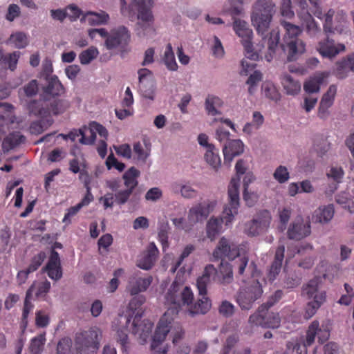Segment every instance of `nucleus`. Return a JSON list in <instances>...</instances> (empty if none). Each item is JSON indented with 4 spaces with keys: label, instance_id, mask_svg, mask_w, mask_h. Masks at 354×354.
Masks as SVG:
<instances>
[{
    "label": "nucleus",
    "instance_id": "obj_60",
    "mask_svg": "<svg viewBox=\"0 0 354 354\" xmlns=\"http://www.w3.org/2000/svg\"><path fill=\"white\" fill-rule=\"evenodd\" d=\"M106 165L109 169L114 167L119 171H122L125 169V165L122 162H119L114 156L113 153H111L107 157L106 160Z\"/></svg>",
    "mask_w": 354,
    "mask_h": 354
},
{
    "label": "nucleus",
    "instance_id": "obj_63",
    "mask_svg": "<svg viewBox=\"0 0 354 354\" xmlns=\"http://www.w3.org/2000/svg\"><path fill=\"white\" fill-rule=\"evenodd\" d=\"M265 317L259 312H255L250 316L248 323L252 327L259 326L265 328Z\"/></svg>",
    "mask_w": 354,
    "mask_h": 354
},
{
    "label": "nucleus",
    "instance_id": "obj_38",
    "mask_svg": "<svg viewBox=\"0 0 354 354\" xmlns=\"http://www.w3.org/2000/svg\"><path fill=\"white\" fill-rule=\"evenodd\" d=\"M97 134L100 137V140H107L109 136L107 129L97 122H90V145L95 143Z\"/></svg>",
    "mask_w": 354,
    "mask_h": 354
},
{
    "label": "nucleus",
    "instance_id": "obj_35",
    "mask_svg": "<svg viewBox=\"0 0 354 354\" xmlns=\"http://www.w3.org/2000/svg\"><path fill=\"white\" fill-rule=\"evenodd\" d=\"M84 187L86 189V192L84 195V198L75 206L71 207L68 209L67 213L65 214L63 222L64 223H70L71 218L75 216L83 206L87 205L88 204V178H84Z\"/></svg>",
    "mask_w": 354,
    "mask_h": 354
},
{
    "label": "nucleus",
    "instance_id": "obj_2",
    "mask_svg": "<svg viewBox=\"0 0 354 354\" xmlns=\"http://www.w3.org/2000/svg\"><path fill=\"white\" fill-rule=\"evenodd\" d=\"M166 304L171 306L167 310H175L176 315L180 308H186L187 313L191 316L205 314L210 310L209 301L203 297L194 301V296L192 289L183 286L178 281L172 282L162 292Z\"/></svg>",
    "mask_w": 354,
    "mask_h": 354
},
{
    "label": "nucleus",
    "instance_id": "obj_28",
    "mask_svg": "<svg viewBox=\"0 0 354 354\" xmlns=\"http://www.w3.org/2000/svg\"><path fill=\"white\" fill-rule=\"evenodd\" d=\"M166 314H169L167 319L168 320L166 322V326L169 329L168 333H171L172 342L174 344H176L183 337L184 332L181 326L178 323L174 322V317L176 316V310H167L162 316H165Z\"/></svg>",
    "mask_w": 354,
    "mask_h": 354
},
{
    "label": "nucleus",
    "instance_id": "obj_22",
    "mask_svg": "<svg viewBox=\"0 0 354 354\" xmlns=\"http://www.w3.org/2000/svg\"><path fill=\"white\" fill-rule=\"evenodd\" d=\"M158 250L154 243H150L146 251L138 257L137 266L142 270H149L157 259Z\"/></svg>",
    "mask_w": 354,
    "mask_h": 354
},
{
    "label": "nucleus",
    "instance_id": "obj_12",
    "mask_svg": "<svg viewBox=\"0 0 354 354\" xmlns=\"http://www.w3.org/2000/svg\"><path fill=\"white\" fill-rule=\"evenodd\" d=\"M261 284L257 280H253L250 284L242 287L237 295L236 302L243 310H249L253 304L262 295Z\"/></svg>",
    "mask_w": 354,
    "mask_h": 354
},
{
    "label": "nucleus",
    "instance_id": "obj_57",
    "mask_svg": "<svg viewBox=\"0 0 354 354\" xmlns=\"http://www.w3.org/2000/svg\"><path fill=\"white\" fill-rule=\"evenodd\" d=\"M72 346L71 339L68 337L62 338L57 346V354H70Z\"/></svg>",
    "mask_w": 354,
    "mask_h": 354
},
{
    "label": "nucleus",
    "instance_id": "obj_43",
    "mask_svg": "<svg viewBox=\"0 0 354 354\" xmlns=\"http://www.w3.org/2000/svg\"><path fill=\"white\" fill-rule=\"evenodd\" d=\"M162 61L167 68L171 71H176L178 64L176 62L175 55L173 51L172 46L170 43L167 44L162 57Z\"/></svg>",
    "mask_w": 354,
    "mask_h": 354
},
{
    "label": "nucleus",
    "instance_id": "obj_15",
    "mask_svg": "<svg viewBox=\"0 0 354 354\" xmlns=\"http://www.w3.org/2000/svg\"><path fill=\"white\" fill-rule=\"evenodd\" d=\"M271 222V215L268 211L258 214L252 221L245 224L244 232L249 236H254L268 230Z\"/></svg>",
    "mask_w": 354,
    "mask_h": 354
},
{
    "label": "nucleus",
    "instance_id": "obj_36",
    "mask_svg": "<svg viewBox=\"0 0 354 354\" xmlns=\"http://www.w3.org/2000/svg\"><path fill=\"white\" fill-rule=\"evenodd\" d=\"M204 158L207 163L215 170H218L221 166V158L218 153V149L214 145L209 146L206 149Z\"/></svg>",
    "mask_w": 354,
    "mask_h": 354
},
{
    "label": "nucleus",
    "instance_id": "obj_41",
    "mask_svg": "<svg viewBox=\"0 0 354 354\" xmlns=\"http://www.w3.org/2000/svg\"><path fill=\"white\" fill-rule=\"evenodd\" d=\"M223 103L220 97L213 95H208L205 100V109L207 113L213 116L221 114L217 108L221 107Z\"/></svg>",
    "mask_w": 354,
    "mask_h": 354
},
{
    "label": "nucleus",
    "instance_id": "obj_54",
    "mask_svg": "<svg viewBox=\"0 0 354 354\" xmlns=\"http://www.w3.org/2000/svg\"><path fill=\"white\" fill-rule=\"evenodd\" d=\"M265 328H277L280 326L281 317L279 313H269L265 317Z\"/></svg>",
    "mask_w": 354,
    "mask_h": 354
},
{
    "label": "nucleus",
    "instance_id": "obj_30",
    "mask_svg": "<svg viewBox=\"0 0 354 354\" xmlns=\"http://www.w3.org/2000/svg\"><path fill=\"white\" fill-rule=\"evenodd\" d=\"M151 152V143L150 142L144 138L142 143L136 142L133 146V153L134 158L138 161L145 162L147 158L149 156Z\"/></svg>",
    "mask_w": 354,
    "mask_h": 354
},
{
    "label": "nucleus",
    "instance_id": "obj_5",
    "mask_svg": "<svg viewBox=\"0 0 354 354\" xmlns=\"http://www.w3.org/2000/svg\"><path fill=\"white\" fill-rule=\"evenodd\" d=\"M297 6V12L301 26L306 34L312 38L317 37L322 32L319 24L314 19L313 15L322 19V11L319 0H292Z\"/></svg>",
    "mask_w": 354,
    "mask_h": 354
},
{
    "label": "nucleus",
    "instance_id": "obj_16",
    "mask_svg": "<svg viewBox=\"0 0 354 354\" xmlns=\"http://www.w3.org/2000/svg\"><path fill=\"white\" fill-rule=\"evenodd\" d=\"M311 233L310 223L301 217L296 218L289 225L287 236L290 239L301 240Z\"/></svg>",
    "mask_w": 354,
    "mask_h": 354
},
{
    "label": "nucleus",
    "instance_id": "obj_4",
    "mask_svg": "<svg viewBox=\"0 0 354 354\" xmlns=\"http://www.w3.org/2000/svg\"><path fill=\"white\" fill-rule=\"evenodd\" d=\"M213 257L217 259L226 257L234 261V269L239 275H243L249 262V248L247 244L230 243L223 236L213 252Z\"/></svg>",
    "mask_w": 354,
    "mask_h": 354
},
{
    "label": "nucleus",
    "instance_id": "obj_1",
    "mask_svg": "<svg viewBox=\"0 0 354 354\" xmlns=\"http://www.w3.org/2000/svg\"><path fill=\"white\" fill-rule=\"evenodd\" d=\"M275 12L274 4L270 0H258L252 6L251 22L257 33L261 35L264 44L268 46V52L265 58L270 62L276 53L279 41V32L272 30L268 37L266 34L270 28Z\"/></svg>",
    "mask_w": 354,
    "mask_h": 354
},
{
    "label": "nucleus",
    "instance_id": "obj_29",
    "mask_svg": "<svg viewBox=\"0 0 354 354\" xmlns=\"http://www.w3.org/2000/svg\"><path fill=\"white\" fill-rule=\"evenodd\" d=\"M284 252H285V246L281 244L278 246L277 248L274 260L272 262L270 268L268 271L267 277L270 281H274L277 276L281 271V266L284 257Z\"/></svg>",
    "mask_w": 354,
    "mask_h": 354
},
{
    "label": "nucleus",
    "instance_id": "obj_52",
    "mask_svg": "<svg viewBox=\"0 0 354 354\" xmlns=\"http://www.w3.org/2000/svg\"><path fill=\"white\" fill-rule=\"evenodd\" d=\"M102 331L100 328L95 327L90 330V348L97 350L100 346L102 340Z\"/></svg>",
    "mask_w": 354,
    "mask_h": 354
},
{
    "label": "nucleus",
    "instance_id": "obj_10",
    "mask_svg": "<svg viewBox=\"0 0 354 354\" xmlns=\"http://www.w3.org/2000/svg\"><path fill=\"white\" fill-rule=\"evenodd\" d=\"M70 106L68 101L64 100H55L50 104L46 100H32L28 104V109L30 114L41 118H47L53 115L64 113Z\"/></svg>",
    "mask_w": 354,
    "mask_h": 354
},
{
    "label": "nucleus",
    "instance_id": "obj_64",
    "mask_svg": "<svg viewBox=\"0 0 354 354\" xmlns=\"http://www.w3.org/2000/svg\"><path fill=\"white\" fill-rule=\"evenodd\" d=\"M21 14L20 8L18 5L12 3L9 5L6 15V19L9 21H13Z\"/></svg>",
    "mask_w": 354,
    "mask_h": 354
},
{
    "label": "nucleus",
    "instance_id": "obj_6",
    "mask_svg": "<svg viewBox=\"0 0 354 354\" xmlns=\"http://www.w3.org/2000/svg\"><path fill=\"white\" fill-rule=\"evenodd\" d=\"M331 330V323L329 320L324 321L319 325L317 321H314L309 326L307 330L306 339L304 346H301L297 341L288 342L287 344V354H306V346L312 345L315 342L316 336L320 343L328 339Z\"/></svg>",
    "mask_w": 354,
    "mask_h": 354
},
{
    "label": "nucleus",
    "instance_id": "obj_3",
    "mask_svg": "<svg viewBox=\"0 0 354 354\" xmlns=\"http://www.w3.org/2000/svg\"><path fill=\"white\" fill-rule=\"evenodd\" d=\"M240 178H232L228 189L229 203L225 207L222 217L212 216L206 224V235L211 241H214L217 236L225 230L223 223L228 227L232 225L239 209V186Z\"/></svg>",
    "mask_w": 354,
    "mask_h": 354
},
{
    "label": "nucleus",
    "instance_id": "obj_58",
    "mask_svg": "<svg viewBox=\"0 0 354 354\" xmlns=\"http://www.w3.org/2000/svg\"><path fill=\"white\" fill-rule=\"evenodd\" d=\"M45 259V252H40L31 259L30 263L27 268V269L31 272L36 271L41 266Z\"/></svg>",
    "mask_w": 354,
    "mask_h": 354
},
{
    "label": "nucleus",
    "instance_id": "obj_39",
    "mask_svg": "<svg viewBox=\"0 0 354 354\" xmlns=\"http://www.w3.org/2000/svg\"><path fill=\"white\" fill-rule=\"evenodd\" d=\"M281 84L287 94L294 95L300 91V83L297 80H294L290 75H283L281 77Z\"/></svg>",
    "mask_w": 354,
    "mask_h": 354
},
{
    "label": "nucleus",
    "instance_id": "obj_19",
    "mask_svg": "<svg viewBox=\"0 0 354 354\" xmlns=\"http://www.w3.org/2000/svg\"><path fill=\"white\" fill-rule=\"evenodd\" d=\"M337 88L335 84H331L327 91L323 95L318 109V117L326 119L329 115V109L333 106L337 94Z\"/></svg>",
    "mask_w": 354,
    "mask_h": 354
},
{
    "label": "nucleus",
    "instance_id": "obj_53",
    "mask_svg": "<svg viewBox=\"0 0 354 354\" xmlns=\"http://www.w3.org/2000/svg\"><path fill=\"white\" fill-rule=\"evenodd\" d=\"M20 54V52L15 51L12 53H9L5 55L3 57L5 65H7L8 68L11 71H14L16 68Z\"/></svg>",
    "mask_w": 354,
    "mask_h": 354
},
{
    "label": "nucleus",
    "instance_id": "obj_62",
    "mask_svg": "<svg viewBox=\"0 0 354 354\" xmlns=\"http://www.w3.org/2000/svg\"><path fill=\"white\" fill-rule=\"evenodd\" d=\"M218 311L224 317H231L234 313V306L228 301H223L219 306Z\"/></svg>",
    "mask_w": 354,
    "mask_h": 354
},
{
    "label": "nucleus",
    "instance_id": "obj_17",
    "mask_svg": "<svg viewBox=\"0 0 354 354\" xmlns=\"http://www.w3.org/2000/svg\"><path fill=\"white\" fill-rule=\"evenodd\" d=\"M316 49L323 57L333 59L339 53L344 52L346 47L343 44H335V40L327 36L318 42Z\"/></svg>",
    "mask_w": 354,
    "mask_h": 354
},
{
    "label": "nucleus",
    "instance_id": "obj_32",
    "mask_svg": "<svg viewBox=\"0 0 354 354\" xmlns=\"http://www.w3.org/2000/svg\"><path fill=\"white\" fill-rule=\"evenodd\" d=\"M46 86L44 88V93L46 95L57 96L64 93L65 88L56 75L48 78Z\"/></svg>",
    "mask_w": 354,
    "mask_h": 354
},
{
    "label": "nucleus",
    "instance_id": "obj_21",
    "mask_svg": "<svg viewBox=\"0 0 354 354\" xmlns=\"http://www.w3.org/2000/svg\"><path fill=\"white\" fill-rule=\"evenodd\" d=\"M350 71L354 73V53L337 61L333 73L337 79L342 80L348 75Z\"/></svg>",
    "mask_w": 354,
    "mask_h": 354
},
{
    "label": "nucleus",
    "instance_id": "obj_13",
    "mask_svg": "<svg viewBox=\"0 0 354 354\" xmlns=\"http://www.w3.org/2000/svg\"><path fill=\"white\" fill-rule=\"evenodd\" d=\"M126 327L136 336L140 344H144L151 335L153 324L148 320L142 321L140 317L135 316L132 321L126 319Z\"/></svg>",
    "mask_w": 354,
    "mask_h": 354
},
{
    "label": "nucleus",
    "instance_id": "obj_37",
    "mask_svg": "<svg viewBox=\"0 0 354 354\" xmlns=\"http://www.w3.org/2000/svg\"><path fill=\"white\" fill-rule=\"evenodd\" d=\"M26 137L20 132H13L10 133L3 141L2 147L4 150L9 151L17 147L21 143L25 142Z\"/></svg>",
    "mask_w": 354,
    "mask_h": 354
},
{
    "label": "nucleus",
    "instance_id": "obj_55",
    "mask_svg": "<svg viewBox=\"0 0 354 354\" xmlns=\"http://www.w3.org/2000/svg\"><path fill=\"white\" fill-rule=\"evenodd\" d=\"M174 192L180 193L182 196L187 198H194L196 196V192L189 185H175L173 187Z\"/></svg>",
    "mask_w": 354,
    "mask_h": 354
},
{
    "label": "nucleus",
    "instance_id": "obj_11",
    "mask_svg": "<svg viewBox=\"0 0 354 354\" xmlns=\"http://www.w3.org/2000/svg\"><path fill=\"white\" fill-rule=\"evenodd\" d=\"M233 29L236 34L241 38V41L244 47L246 58L251 61L257 60L259 55L253 51V44L252 42L253 32L250 28L248 24L244 20L234 18Z\"/></svg>",
    "mask_w": 354,
    "mask_h": 354
},
{
    "label": "nucleus",
    "instance_id": "obj_44",
    "mask_svg": "<svg viewBox=\"0 0 354 354\" xmlns=\"http://www.w3.org/2000/svg\"><path fill=\"white\" fill-rule=\"evenodd\" d=\"M46 333L44 332L31 339L30 352L31 354H41L46 343Z\"/></svg>",
    "mask_w": 354,
    "mask_h": 354
},
{
    "label": "nucleus",
    "instance_id": "obj_56",
    "mask_svg": "<svg viewBox=\"0 0 354 354\" xmlns=\"http://www.w3.org/2000/svg\"><path fill=\"white\" fill-rule=\"evenodd\" d=\"M50 323L49 315L42 310L35 313V325L38 328H46Z\"/></svg>",
    "mask_w": 354,
    "mask_h": 354
},
{
    "label": "nucleus",
    "instance_id": "obj_51",
    "mask_svg": "<svg viewBox=\"0 0 354 354\" xmlns=\"http://www.w3.org/2000/svg\"><path fill=\"white\" fill-rule=\"evenodd\" d=\"M10 41L18 48H23L28 44L26 35L21 32L11 35Z\"/></svg>",
    "mask_w": 354,
    "mask_h": 354
},
{
    "label": "nucleus",
    "instance_id": "obj_7",
    "mask_svg": "<svg viewBox=\"0 0 354 354\" xmlns=\"http://www.w3.org/2000/svg\"><path fill=\"white\" fill-rule=\"evenodd\" d=\"M153 0H133V6L138 11L139 21L136 24V31L138 37H153L156 34L151 12Z\"/></svg>",
    "mask_w": 354,
    "mask_h": 354
},
{
    "label": "nucleus",
    "instance_id": "obj_48",
    "mask_svg": "<svg viewBox=\"0 0 354 354\" xmlns=\"http://www.w3.org/2000/svg\"><path fill=\"white\" fill-rule=\"evenodd\" d=\"M315 302L309 301L306 308L305 317L306 319L311 318L323 304V297L322 295L317 297Z\"/></svg>",
    "mask_w": 354,
    "mask_h": 354
},
{
    "label": "nucleus",
    "instance_id": "obj_25",
    "mask_svg": "<svg viewBox=\"0 0 354 354\" xmlns=\"http://www.w3.org/2000/svg\"><path fill=\"white\" fill-rule=\"evenodd\" d=\"M45 271L48 276L55 281L59 280L62 277V270L61 267V261L57 252L51 250L48 261L45 266Z\"/></svg>",
    "mask_w": 354,
    "mask_h": 354
},
{
    "label": "nucleus",
    "instance_id": "obj_34",
    "mask_svg": "<svg viewBox=\"0 0 354 354\" xmlns=\"http://www.w3.org/2000/svg\"><path fill=\"white\" fill-rule=\"evenodd\" d=\"M234 261L232 263L223 261L220 264L218 270L219 281L223 284L230 283L233 281Z\"/></svg>",
    "mask_w": 354,
    "mask_h": 354
},
{
    "label": "nucleus",
    "instance_id": "obj_46",
    "mask_svg": "<svg viewBox=\"0 0 354 354\" xmlns=\"http://www.w3.org/2000/svg\"><path fill=\"white\" fill-rule=\"evenodd\" d=\"M262 73L259 71H254V73L249 76L246 84L249 85L248 93L250 95H253L255 93L257 84L262 80Z\"/></svg>",
    "mask_w": 354,
    "mask_h": 354
},
{
    "label": "nucleus",
    "instance_id": "obj_8",
    "mask_svg": "<svg viewBox=\"0 0 354 354\" xmlns=\"http://www.w3.org/2000/svg\"><path fill=\"white\" fill-rule=\"evenodd\" d=\"M99 35L106 38L105 44L109 49L118 47L124 48L131 40V34L128 28L124 26L113 28L109 33L104 28H90V38H94Z\"/></svg>",
    "mask_w": 354,
    "mask_h": 354
},
{
    "label": "nucleus",
    "instance_id": "obj_59",
    "mask_svg": "<svg viewBox=\"0 0 354 354\" xmlns=\"http://www.w3.org/2000/svg\"><path fill=\"white\" fill-rule=\"evenodd\" d=\"M291 211L288 208H283L279 210V218L280 225L278 226V229L281 232H283L286 228V224L289 221L290 218Z\"/></svg>",
    "mask_w": 354,
    "mask_h": 354
},
{
    "label": "nucleus",
    "instance_id": "obj_23",
    "mask_svg": "<svg viewBox=\"0 0 354 354\" xmlns=\"http://www.w3.org/2000/svg\"><path fill=\"white\" fill-rule=\"evenodd\" d=\"M244 151V145L240 140H231L223 147L224 164L230 165L235 156L241 155Z\"/></svg>",
    "mask_w": 354,
    "mask_h": 354
},
{
    "label": "nucleus",
    "instance_id": "obj_24",
    "mask_svg": "<svg viewBox=\"0 0 354 354\" xmlns=\"http://www.w3.org/2000/svg\"><path fill=\"white\" fill-rule=\"evenodd\" d=\"M302 295L307 299L315 302L317 297L322 295L323 297V304L326 301V292L320 288V279L315 277L308 281L303 287Z\"/></svg>",
    "mask_w": 354,
    "mask_h": 354
},
{
    "label": "nucleus",
    "instance_id": "obj_47",
    "mask_svg": "<svg viewBox=\"0 0 354 354\" xmlns=\"http://www.w3.org/2000/svg\"><path fill=\"white\" fill-rule=\"evenodd\" d=\"M262 91L266 97L278 101L280 98V94L276 87L270 82H264L262 85Z\"/></svg>",
    "mask_w": 354,
    "mask_h": 354
},
{
    "label": "nucleus",
    "instance_id": "obj_27",
    "mask_svg": "<svg viewBox=\"0 0 354 354\" xmlns=\"http://www.w3.org/2000/svg\"><path fill=\"white\" fill-rule=\"evenodd\" d=\"M335 209L333 205H322L312 215V221L321 225L328 224L333 218Z\"/></svg>",
    "mask_w": 354,
    "mask_h": 354
},
{
    "label": "nucleus",
    "instance_id": "obj_45",
    "mask_svg": "<svg viewBox=\"0 0 354 354\" xmlns=\"http://www.w3.org/2000/svg\"><path fill=\"white\" fill-rule=\"evenodd\" d=\"M58 136L62 138L65 140L69 139L72 142L75 141L77 138H78L79 142L85 145L88 144V138H86L84 132L82 129H73L68 133H60Z\"/></svg>",
    "mask_w": 354,
    "mask_h": 354
},
{
    "label": "nucleus",
    "instance_id": "obj_33",
    "mask_svg": "<svg viewBox=\"0 0 354 354\" xmlns=\"http://www.w3.org/2000/svg\"><path fill=\"white\" fill-rule=\"evenodd\" d=\"M239 182H240V185L238 190L239 191L241 187H242L245 201L248 206H253L257 202L258 197L257 194L249 188L250 185L252 182V178H240Z\"/></svg>",
    "mask_w": 354,
    "mask_h": 354
},
{
    "label": "nucleus",
    "instance_id": "obj_9",
    "mask_svg": "<svg viewBox=\"0 0 354 354\" xmlns=\"http://www.w3.org/2000/svg\"><path fill=\"white\" fill-rule=\"evenodd\" d=\"M280 24L285 30L286 34L293 39L287 43V59L288 62L295 61L306 51V44L297 38L302 32L303 29L285 20H281Z\"/></svg>",
    "mask_w": 354,
    "mask_h": 354
},
{
    "label": "nucleus",
    "instance_id": "obj_31",
    "mask_svg": "<svg viewBox=\"0 0 354 354\" xmlns=\"http://www.w3.org/2000/svg\"><path fill=\"white\" fill-rule=\"evenodd\" d=\"M335 11L333 9H329L325 14H322V19H324L323 28L326 34L337 32L339 34L343 33V28L342 26H335L333 18Z\"/></svg>",
    "mask_w": 354,
    "mask_h": 354
},
{
    "label": "nucleus",
    "instance_id": "obj_49",
    "mask_svg": "<svg viewBox=\"0 0 354 354\" xmlns=\"http://www.w3.org/2000/svg\"><path fill=\"white\" fill-rule=\"evenodd\" d=\"M33 292V286H30L26 293V297L24 299L23 310H22V315L21 317L28 318L29 313L33 309L34 305L31 303L30 300L32 299Z\"/></svg>",
    "mask_w": 354,
    "mask_h": 354
},
{
    "label": "nucleus",
    "instance_id": "obj_50",
    "mask_svg": "<svg viewBox=\"0 0 354 354\" xmlns=\"http://www.w3.org/2000/svg\"><path fill=\"white\" fill-rule=\"evenodd\" d=\"M109 19V15L104 11L100 12L90 11V25L104 24L108 21Z\"/></svg>",
    "mask_w": 354,
    "mask_h": 354
},
{
    "label": "nucleus",
    "instance_id": "obj_20",
    "mask_svg": "<svg viewBox=\"0 0 354 354\" xmlns=\"http://www.w3.org/2000/svg\"><path fill=\"white\" fill-rule=\"evenodd\" d=\"M216 270L214 266L207 265L203 271V274L199 277L196 281V286L198 290L199 299L206 298L212 306L211 300L206 296L207 286L210 283L212 277L215 275Z\"/></svg>",
    "mask_w": 354,
    "mask_h": 354
},
{
    "label": "nucleus",
    "instance_id": "obj_42",
    "mask_svg": "<svg viewBox=\"0 0 354 354\" xmlns=\"http://www.w3.org/2000/svg\"><path fill=\"white\" fill-rule=\"evenodd\" d=\"M75 346L79 354H87L88 349V333L84 330L76 333Z\"/></svg>",
    "mask_w": 354,
    "mask_h": 354
},
{
    "label": "nucleus",
    "instance_id": "obj_61",
    "mask_svg": "<svg viewBox=\"0 0 354 354\" xmlns=\"http://www.w3.org/2000/svg\"><path fill=\"white\" fill-rule=\"evenodd\" d=\"M117 342L120 345L121 349L127 352L129 348V341L127 334L122 330H118L117 331L116 336Z\"/></svg>",
    "mask_w": 354,
    "mask_h": 354
},
{
    "label": "nucleus",
    "instance_id": "obj_14",
    "mask_svg": "<svg viewBox=\"0 0 354 354\" xmlns=\"http://www.w3.org/2000/svg\"><path fill=\"white\" fill-rule=\"evenodd\" d=\"M168 315L169 314H166L165 316H162L158 324L151 345L152 354L167 353L168 347L167 346H160V345L165 340L169 330L166 326V322L168 320L167 319Z\"/></svg>",
    "mask_w": 354,
    "mask_h": 354
},
{
    "label": "nucleus",
    "instance_id": "obj_26",
    "mask_svg": "<svg viewBox=\"0 0 354 354\" xmlns=\"http://www.w3.org/2000/svg\"><path fill=\"white\" fill-rule=\"evenodd\" d=\"M152 281L151 276L146 277L133 276L130 279L127 290L131 295H138L141 292L146 291L151 284Z\"/></svg>",
    "mask_w": 354,
    "mask_h": 354
},
{
    "label": "nucleus",
    "instance_id": "obj_18",
    "mask_svg": "<svg viewBox=\"0 0 354 354\" xmlns=\"http://www.w3.org/2000/svg\"><path fill=\"white\" fill-rule=\"evenodd\" d=\"M215 203L210 202L208 203H199L192 207L188 213L187 221L190 226L205 220L211 211L213 209Z\"/></svg>",
    "mask_w": 354,
    "mask_h": 354
},
{
    "label": "nucleus",
    "instance_id": "obj_40",
    "mask_svg": "<svg viewBox=\"0 0 354 354\" xmlns=\"http://www.w3.org/2000/svg\"><path fill=\"white\" fill-rule=\"evenodd\" d=\"M325 77L323 73L310 77L304 84V91L308 93L318 92Z\"/></svg>",
    "mask_w": 354,
    "mask_h": 354
}]
</instances>
